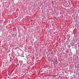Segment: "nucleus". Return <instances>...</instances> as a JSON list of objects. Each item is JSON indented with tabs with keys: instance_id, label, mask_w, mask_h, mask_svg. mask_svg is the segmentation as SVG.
I'll list each match as a JSON object with an SVG mask.
<instances>
[{
	"instance_id": "f257e3e1",
	"label": "nucleus",
	"mask_w": 79,
	"mask_h": 79,
	"mask_svg": "<svg viewBox=\"0 0 79 79\" xmlns=\"http://www.w3.org/2000/svg\"><path fill=\"white\" fill-rule=\"evenodd\" d=\"M42 72H43L44 73H46V69H43L42 70Z\"/></svg>"
},
{
	"instance_id": "20e7f679",
	"label": "nucleus",
	"mask_w": 79,
	"mask_h": 79,
	"mask_svg": "<svg viewBox=\"0 0 79 79\" xmlns=\"http://www.w3.org/2000/svg\"><path fill=\"white\" fill-rule=\"evenodd\" d=\"M68 51H66V53H68Z\"/></svg>"
},
{
	"instance_id": "f03ea898",
	"label": "nucleus",
	"mask_w": 79,
	"mask_h": 79,
	"mask_svg": "<svg viewBox=\"0 0 79 79\" xmlns=\"http://www.w3.org/2000/svg\"><path fill=\"white\" fill-rule=\"evenodd\" d=\"M15 77V74H13L11 75V77Z\"/></svg>"
},
{
	"instance_id": "423d86ee",
	"label": "nucleus",
	"mask_w": 79,
	"mask_h": 79,
	"mask_svg": "<svg viewBox=\"0 0 79 79\" xmlns=\"http://www.w3.org/2000/svg\"><path fill=\"white\" fill-rule=\"evenodd\" d=\"M9 77H7V78H9Z\"/></svg>"
},
{
	"instance_id": "0eeeda50",
	"label": "nucleus",
	"mask_w": 79,
	"mask_h": 79,
	"mask_svg": "<svg viewBox=\"0 0 79 79\" xmlns=\"http://www.w3.org/2000/svg\"><path fill=\"white\" fill-rule=\"evenodd\" d=\"M64 73H66V72H65Z\"/></svg>"
},
{
	"instance_id": "39448f33",
	"label": "nucleus",
	"mask_w": 79,
	"mask_h": 79,
	"mask_svg": "<svg viewBox=\"0 0 79 79\" xmlns=\"http://www.w3.org/2000/svg\"><path fill=\"white\" fill-rule=\"evenodd\" d=\"M30 54H29L28 55V56H30Z\"/></svg>"
},
{
	"instance_id": "7ed1b4c3",
	"label": "nucleus",
	"mask_w": 79,
	"mask_h": 79,
	"mask_svg": "<svg viewBox=\"0 0 79 79\" xmlns=\"http://www.w3.org/2000/svg\"><path fill=\"white\" fill-rule=\"evenodd\" d=\"M15 35V34H12V35H13V37H15V35Z\"/></svg>"
}]
</instances>
